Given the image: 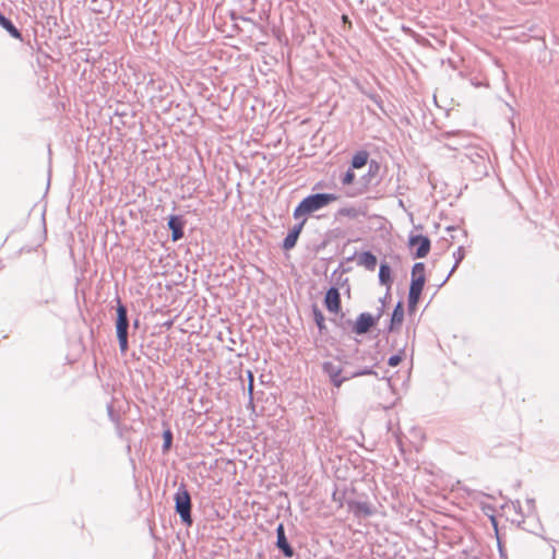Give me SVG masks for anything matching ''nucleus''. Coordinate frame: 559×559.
Returning <instances> with one entry per match:
<instances>
[{
    "mask_svg": "<svg viewBox=\"0 0 559 559\" xmlns=\"http://www.w3.org/2000/svg\"><path fill=\"white\" fill-rule=\"evenodd\" d=\"M337 200L338 195L335 193L309 194L298 203L293 212V216L295 219H298L301 216L306 217L307 215H310Z\"/></svg>",
    "mask_w": 559,
    "mask_h": 559,
    "instance_id": "1",
    "label": "nucleus"
},
{
    "mask_svg": "<svg viewBox=\"0 0 559 559\" xmlns=\"http://www.w3.org/2000/svg\"><path fill=\"white\" fill-rule=\"evenodd\" d=\"M175 511L179 515L181 523L187 526L192 525V515H191V496L185 484H180L175 496Z\"/></svg>",
    "mask_w": 559,
    "mask_h": 559,
    "instance_id": "2",
    "label": "nucleus"
},
{
    "mask_svg": "<svg viewBox=\"0 0 559 559\" xmlns=\"http://www.w3.org/2000/svg\"><path fill=\"white\" fill-rule=\"evenodd\" d=\"M381 165L378 160L371 159L368 163L367 173L360 178L359 187L347 191V197L355 198L366 193L372 185V180L379 175Z\"/></svg>",
    "mask_w": 559,
    "mask_h": 559,
    "instance_id": "3",
    "label": "nucleus"
},
{
    "mask_svg": "<svg viewBox=\"0 0 559 559\" xmlns=\"http://www.w3.org/2000/svg\"><path fill=\"white\" fill-rule=\"evenodd\" d=\"M345 324L352 326L353 333L361 335L369 332L377 324V318H373L369 312H362L354 323L350 320H346Z\"/></svg>",
    "mask_w": 559,
    "mask_h": 559,
    "instance_id": "4",
    "label": "nucleus"
},
{
    "mask_svg": "<svg viewBox=\"0 0 559 559\" xmlns=\"http://www.w3.org/2000/svg\"><path fill=\"white\" fill-rule=\"evenodd\" d=\"M322 370L329 377L331 383L336 388H340L345 381L349 380V373L342 376V367L333 361H324Z\"/></svg>",
    "mask_w": 559,
    "mask_h": 559,
    "instance_id": "5",
    "label": "nucleus"
},
{
    "mask_svg": "<svg viewBox=\"0 0 559 559\" xmlns=\"http://www.w3.org/2000/svg\"><path fill=\"white\" fill-rule=\"evenodd\" d=\"M115 300L117 302V307H116L117 318H116V323H115L116 335L122 336L123 334H128V330L130 326L129 318H128V309L121 302V299L119 296H117Z\"/></svg>",
    "mask_w": 559,
    "mask_h": 559,
    "instance_id": "6",
    "label": "nucleus"
},
{
    "mask_svg": "<svg viewBox=\"0 0 559 559\" xmlns=\"http://www.w3.org/2000/svg\"><path fill=\"white\" fill-rule=\"evenodd\" d=\"M408 245L411 247L417 246L416 251L414 252L413 257L415 259H420V258H425L428 254V252L430 250L431 242L427 236L416 235V236L409 237Z\"/></svg>",
    "mask_w": 559,
    "mask_h": 559,
    "instance_id": "7",
    "label": "nucleus"
},
{
    "mask_svg": "<svg viewBox=\"0 0 559 559\" xmlns=\"http://www.w3.org/2000/svg\"><path fill=\"white\" fill-rule=\"evenodd\" d=\"M425 275L412 276V282L408 292V307L414 308L420 297L425 285Z\"/></svg>",
    "mask_w": 559,
    "mask_h": 559,
    "instance_id": "8",
    "label": "nucleus"
},
{
    "mask_svg": "<svg viewBox=\"0 0 559 559\" xmlns=\"http://www.w3.org/2000/svg\"><path fill=\"white\" fill-rule=\"evenodd\" d=\"M346 504L355 518H369L373 514V508L367 501L348 500Z\"/></svg>",
    "mask_w": 559,
    "mask_h": 559,
    "instance_id": "9",
    "label": "nucleus"
},
{
    "mask_svg": "<svg viewBox=\"0 0 559 559\" xmlns=\"http://www.w3.org/2000/svg\"><path fill=\"white\" fill-rule=\"evenodd\" d=\"M276 547L286 558H292L295 555L294 548L290 546L285 535L283 523H280L276 527Z\"/></svg>",
    "mask_w": 559,
    "mask_h": 559,
    "instance_id": "10",
    "label": "nucleus"
},
{
    "mask_svg": "<svg viewBox=\"0 0 559 559\" xmlns=\"http://www.w3.org/2000/svg\"><path fill=\"white\" fill-rule=\"evenodd\" d=\"M324 306L328 311L337 313L341 310V294L337 287L331 286L324 296Z\"/></svg>",
    "mask_w": 559,
    "mask_h": 559,
    "instance_id": "11",
    "label": "nucleus"
},
{
    "mask_svg": "<svg viewBox=\"0 0 559 559\" xmlns=\"http://www.w3.org/2000/svg\"><path fill=\"white\" fill-rule=\"evenodd\" d=\"M306 221L307 218L304 217L301 222L295 224L293 228L288 231L282 245L284 250H290L296 246L299 235L304 228V225L306 224Z\"/></svg>",
    "mask_w": 559,
    "mask_h": 559,
    "instance_id": "12",
    "label": "nucleus"
},
{
    "mask_svg": "<svg viewBox=\"0 0 559 559\" xmlns=\"http://www.w3.org/2000/svg\"><path fill=\"white\" fill-rule=\"evenodd\" d=\"M167 225H168V228L171 230V240L173 241H178L183 237L185 221L182 219L181 216L170 215L168 218Z\"/></svg>",
    "mask_w": 559,
    "mask_h": 559,
    "instance_id": "13",
    "label": "nucleus"
},
{
    "mask_svg": "<svg viewBox=\"0 0 559 559\" xmlns=\"http://www.w3.org/2000/svg\"><path fill=\"white\" fill-rule=\"evenodd\" d=\"M403 319H404L403 302L399 301L393 309V312H392L391 319H390V324H389L388 329L385 330V332L386 333L393 332L396 326H400L402 324Z\"/></svg>",
    "mask_w": 559,
    "mask_h": 559,
    "instance_id": "14",
    "label": "nucleus"
},
{
    "mask_svg": "<svg viewBox=\"0 0 559 559\" xmlns=\"http://www.w3.org/2000/svg\"><path fill=\"white\" fill-rule=\"evenodd\" d=\"M358 264L364 265L368 271H374L377 257L371 251H364L358 255Z\"/></svg>",
    "mask_w": 559,
    "mask_h": 559,
    "instance_id": "15",
    "label": "nucleus"
},
{
    "mask_svg": "<svg viewBox=\"0 0 559 559\" xmlns=\"http://www.w3.org/2000/svg\"><path fill=\"white\" fill-rule=\"evenodd\" d=\"M0 26L3 27L13 38L22 40V33L15 27L12 21L1 12Z\"/></svg>",
    "mask_w": 559,
    "mask_h": 559,
    "instance_id": "16",
    "label": "nucleus"
},
{
    "mask_svg": "<svg viewBox=\"0 0 559 559\" xmlns=\"http://www.w3.org/2000/svg\"><path fill=\"white\" fill-rule=\"evenodd\" d=\"M368 158H369V153L367 151H365V150L358 151L354 154V156L352 158L350 167L353 169L361 168L369 163Z\"/></svg>",
    "mask_w": 559,
    "mask_h": 559,
    "instance_id": "17",
    "label": "nucleus"
},
{
    "mask_svg": "<svg viewBox=\"0 0 559 559\" xmlns=\"http://www.w3.org/2000/svg\"><path fill=\"white\" fill-rule=\"evenodd\" d=\"M391 348L392 349H396L397 353L395 355H392L389 360H388V365L391 366V367H396L401 361L402 359L404 358L405 356V345L399 347L397 346V343L396 342H393L391 344Z\"/></svg>",
    "mask_w": 559,
    "mask_h": 559,
    "instance_id": "18",
    "label": "nucleus"
},
{
    "mask_svg": "<svg viewBox=\"0 0 559 559\" xmlns=\"http://www.w3.org/2000/svg\"><path fill=\"white\" fill-rule=\"evenodd\" d=\"M379 282L382 285H386L391 288V267L388 263H381L379 267Z\"/></svg>",
    "mask_w": 559,
    "mask_h": 559,
    "instance_id": "19",
    "label": "nucleus"
},
{
    "mask_svg": "<svg viewBox=\"0 0 559 559\" xmlns=\"http://www.w3.org/2000/svg\"><path fill=\"white\" fill-rule=\"evenodd\" d=\"M465 257V250L464 248L461 246L459 247L454 252H453V258H454V264L452 266V269L450 270V272L448 273L447 277L442 281V283L440 284V286H442L449 278L450 276L453 274V272L456 270V267L459 266V264L462 262V260L464 259Z\"/></svg>",
    "mask_w": 559,
    "mask_h": 559,
    "instance_id": "20",
    "label": "nucleus"
},
{
    "mask_svg": "<svg viewBox=\"0 0 559 559\" xmlns=\"http://www.w3.org/2000/svg\"><path fill=\"white\" fill-rule=\"evenodd\" d=\"M312 313H313V320H314L320 333H322L326 329L325 323H324V316L317 306L312 307Z\"/></svg>",
    "mask_w": 559,
    "mask_h": 559,
    "instance_id": "21",
    "label": "nucleus"
},
{
    "mask_svg": "<svg viewBox=\"0 0 559 559\" xmlns=\"http://www.w3.org/2000/svg\"><path fill=\"white\" fill-rule=\"evenodd\" d=\"M345 497H346V490H340L338 488H335L332 492V500L337 503V508H343L345 503Z\"/></svg>",
    "mask_w": 559,
    "mask_h": 559,
    "instance_id": "22",
    "label": "nucleus"
},
{
    "mask_svg": "<svg viewBox=\"0 0 559 559\" xmlns=\"http://www.w3.org/2000/svg\"><path fill=\"white\" fill-rule=\"evenodd\" d=\"M173 443V432L170 429H166L163 432V452H168Z\"/></svg>",
    "mask_w": 559,
    "mask_h": 559,
    "instance_id": "23",
    "label": "nucleus"
},
{
    "mask_svg": "<svg viewBox=\"0 0 559 559\" xmlns=\"http://www.w3.org/2000/svg\"><path fill=\"white\" fill-rule=\"evenodd\" d=\"M341 183L343 186H349L354 182L355 180V173H354V169L352 167H349L345 173L344 175L341 177Z\"/></svg>",
    "mask_w": 559,
    "mask_h": 559,
    "instance_id": "24",
    "label": "nucleus"
},
{
    "mask_svg": "<svg viewBox=\"0 0 559 559\" xmlns=\"http://www.w3.org/2000/svg\"><path fill=\"white\" fill-rule=\"evenodd\" d=\"M117 338H118L120 353L123 355L127 353V350L129 348L128 334H123L122 336H117Z\"/></svg>",
    "mask_w": 559,
    "mask_h": 559,
    "instance_id": "25",
    "label": "nucleus"
},
{
    "mask_svg": "<svg viewBox=\"0 0 559 559\" xmlns=\"http://www.w3.org/2000/svg\"><path fill=\"white\" fill-rule=\"evenodd\" d=\"M367 374H377L376 371H373L372 368H364V369H359V370H356L354 372H350L349 373V379H353V378H356V377H360V376H367Z\"/></svg>",
    "mask_w": 559,
    "mask_h": 559,
    "instance_id": "26",
    "label": "nucleus"
},
{
    "mask_svg": "<svg viewBox=\"0 0 559 559\" xmlns=\"http://www.w3.org/2000/svg\"><path fill=\"white\" fill-rule=\"evenodd\" d=\"M338 214L341 216H347L354 218L358 215V212L355 207H342L338 210Z\"/></svg>",
    "mask_w": 559,
    "mask_h": 559,
    "instance_id": "27",
    "label": "nucleus"
},
{
    "mask_svg": "<svg viewBox=\"0 0 559 559\" xmlns=\"http://www.w3.org/2000/svg\"><path fill=\"white\" fill-rule=\"evenodd\" d=\"M425 275V264L423 262H416L413 265L412 276Z\"/></svg>",
    "mask_w": 559,
    "mask_h": 559,
    "instance_id": "28",
    "label": "nucleus"
},
{
    "mask_svg": "<svg viewBox=\"0 0 559 559\" xmlns=\"http://www.w3.org/2000/svg\"><path fill=\"white\" fill-rule=\"evenodd\" d=\"M247 374L250 376V382L248 384V393H249V397H250V401H252V393H253V381H254V378H253V373L251 370H248L247 371Z\"/></svg>",
    "mask_w": 559,
    "mask_h": 559,
    "instance_id": "29",
    "label": "nucleus"
},
{
    "mask_svg": "<svg viewBox=\"0 0 559 559\" xmlns=\"http://www.w3.org/2000/svg\"><path fill=\"white\" fill-rule=\"evenodd\" d=\"M384 305H380V307L377 309V313L376 316H373V318H377V322L380 320V318L383 316L384 313Z\"/></svg>",
    "mask_w": 559,
    "mask_h": 559,
    "instance_id": "30",
    "label": "nucleus"
},
{
    "mask_svg": "<svg viewBox=\"0 0 559 559\" xmlns=\"http://www.w3.org/2000/svg\"><path fill=\"white\" fill-rule=\"evenodd\" d=\"M390 296V288H386V293L384 295V297L380 298V302L381 305H384L385 306V301H386V298Z\"/></svg>",
    "mask_w": 559,
    "mask_h": 559,
    "instance_id": "31",
    "label": "nucleus"
},
{
    "mask_svg": "<svg viewBox=\"0 0 559 559\" xmlns=\"http://www.w3.org/2000/svg\"><path fill=\"white\" fill-rule=\"evenodd\" d=\"M532 37L536 39H544V36L537 34L533 35Z\"/></svg>",
    "mask_w": 559,
    "mask_h": 559,
    "instance_id": "32",
    "label": "nucleus"
},
{
    "mask_svg": "<svg viewBox=\"0 0 559 559\" xmlns=\"http://www.w3.org/2000/svg\"><path fill=\"white\" fill-rule=\"evenodd\" d=\"M164 325L167 326V328H170L173 325V321H167V322H165Z\"/></svg>",
    "mask_w": 559,
    "mask_h": 559,
    "instance_id": "33",
    "label": "nucleus"
},
{
    "mask_svg": "<svg viewBox=\"0 0 559 559\" xmlns=\"http://www.w3.org/2000/svg\"><path fill=\"white\" fill-rule=\"evenodd\" d=\"M498 547H499L500 555L503 556V550H502V547H501L500 543L498 544Z\"/></svg>",
    "mask_w": 559,
    "mask_h": 559,
    "instance_id": "34",
    "label": "nucleus"
},
{
    "mask_svg": "<svg viewBox=\"0 0 559 559\" xmlns=\"http://www.w3.org/2000/svg\"><path fill=\"white\" fill-rule=\"evenodd\" d=\"M133 326H134L135 329L139 326V320H138V319H136V320H134V322H133Z\"/></svg>",
    "mask_w": 559,
    "mask_h": 559,
    "instance_id": "35",
    "label": "nucleus"
},
{
    "mask_svg": "<svg viewBox=\"0 0 559 559\" xmlns=\"http://www.w3.org/2000/svg\"><path fill=\"white\" fill-rule=\"evenodd\" d=\"M535 29H536V26H532V27H530V31H531V32H534Z\"/></svg>",
    "mask_w": 559,
    "mask_h": 559,
    "instance_id": "36",
    "label": "nucleus"
},
{
    "mask_svg": "<svg viewBox=\"0 0 559 559\" xmlns=\"http://www.w3.org/2000/svg\"><path fill=\"white\" fill-rule=\"evenodd\" d=\"M341 325H342V329H344V330L346 329V325L344 323H341Z\"/></svg>",
    "mask_w": 559,
    "mask_h": 559,
    "instance_id": "37",
    "label": "nucleus"
},
{
    "mask_svg": "<svg viewBox=\"0 0 559 559\" xmlns=\"http://www.w3.org/2000/svg\"><path fill=\"white\" fill-rule=\"evenodd\" d=\"M474 559H479V558H477V557H474Z\"/></svg>",
    "mask_w": 559,
    "mask_h": 559,
    "instance_id": "38",
    "label": "nucleus"
}]
</instances>
